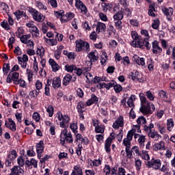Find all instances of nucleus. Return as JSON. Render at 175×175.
Here are the masks:
<instances>
[{
	"label": "nucleus",
	"mask_w": 175,
	"mask_h": 175,
	"mask_svg": "<svg viewBox=\"0 0 175 175\" xmlns=\"http://www.w3.org/2000/svg\"><path fill=\"white\" fill-rule=\"evenodd\" d=\"M17 157H18L17 151L15 150H11L8 152L7 159H8V161H14Z\"/></svg>",
	"instance_id": "obj_21"
},
{
	"label": "nucleus",
	"mask_w": 175,
	"mask_h": 175,
	"mask_svg": "<svg viewBox=\"0 0 175 175\" xmlns=\"http://www.w3.org/2000/svg\"><path fill=\"white\" fill-rule=\"evenodd\" d=\"M113 90L116 94H120V92L122 91V86H121V85L117 84V82H116V84L113 86Z\"/></svg>",
	"instance_id": "obj_55"
},
{
	"label": "nucleus",
	"mask_w": 175,
	"mask_h": 175,
	"mask_svg": "<svg viewBox=\"0 0 175 175\" xmlns=\"http://www.w3.org/2000/svg\"><path fill=\"white\" fill-rule=\"evenodd\" d=\"M139 98L141 100L142 107L140 108V111L144 114V116H150L154 111H155V105L147 100L146 96L144 94H139Z\"/></svg>",
	"instance_id": "obj_3"
},
{
	"label": "nucleus",
	"mask_w": 175,
	"mask_h": 175,
	"mask_svg": "<svg viewBox=\"0 0 175 175\" xmlns=\"http://www.w3.org/2000/svg\"><path fill=\"white\" fill-rule=\"evenodd\" d=\"M75 50L80 53V51H83V53H90V44L82 40H78L75 42Z\"/></svg>",
	"instance_id": "obj_4"
},
{
	"label": "nucleus",
	"mask_w": 175,
	"mask_h": 175,
	"mask_svg": "<svg viewBox=\"0 0 175 175\" xmlns=\"http://www.w3.org/2000/svg\"><path fill=\"white\" fill-rule=\"evenodd\" d=\"M43 141H40L38 144H36V151L37 154H42L43 152V150H44Z\"/></svg>",
	"instance_id": "obj_34"
},
{
	"label": "nucleus",
	"mask_w": 175,
	"mask_h": 175,
	"mask_svg": "<svg viewBox=\"0 0 175 175\" xmlns=\"http://www.w3.org/2000/svg\"><path fill=\"white\" fill-rule=\"evenodd\" d=\"M102 161H103L102 158H98V159H94L91 161L90 166L98 167L100 166V165H102Z\"/></svg>",
	"instance_id": "obj_30"
},
{
	"label": "nucleus",
	"mask_w": 175,
	"mask_h": 175,
	"mask_svg": "<svg viewBox=\"0 0 175 175\" xmlns=\"http://www.w3.org/2000/svg\"><path fill=\"white\" fill-rule=\"evenodd\" d=\"M15 85H19L22 88H27L28 87V83L25 81V80L23 79H18L17 81H15Z\"/></svg>",
	"instance_id": "obj_31"
},
{
	"label": "nucleus",
	"mask_w": 175,
	"mask_h": 175,
	"mask_svg": "<svg viewBox=\"0 0 175 175\" xmlns=\"http://www.w3.org/2000/svg\"><path fill=\"white\" fill-rule=\"evenodd\" d=\"M139 66H142L143 68H146V59L143 57H141L138 59L136 63Z\"/></svg>",
	"instance_id": "obj_59"
},
{
	"label": "nucleus",
	"mask_w": 175,
	"mask_h": 175,
	"mask_svg": "<svg viewBox=\"0 0 175 175\" xmlns=\"http://www.w3.org/2000/svg\"><path fill=\"white\" fill-rule=\"evenodd\" d=\"M28 12L31 14L34 21L37 23H43L44 21L45 17L43 16V14L39 12L36 9L30 7L28 8Z\"/></svg>",
	"instance_id": "obj_5"
},
{
	"label": "nucleus",
	"mask_w": 175,
	"mask_h": 175,
	"mask_svg": "<svg viewBox=\"0 0 175 175\" xmlns=\"http://www.w3.org/2000/svg\"><path fill=\"white\" fill-rule=\"evenodd\" d=\"M12 81L14 84H16V81H18V78L20 77V74L18 72H13L12 74Z\"/></svg>",
	"instance_id": "obj_56"
},
{
	"label": "nucleus",
	"mask_w": 175,
	"mask_h": 175,
	"mask_svg": "<svg viewBox=\"0 0 175 175\" xmlns=\"http://www.w3.org/2000/svg\"><path fill=\"white\" fill-rule=\"evenodd\" d=\"M130 77L134 81H139L140 83L142 81H140V73L137 70H133L130 73Z\"/></svg>",
	"instance_id": "obj_22"
},
{
	"label": "nucleus",
	"mask_w": 175,
	"mask_h": 175,
	"mask_svg": "<svg viewBox=\"0 0 175 175\" xmlns=\"http://www.w3.org/2000/svg\"><path fill=\"white\" fill-rule=\"evenodd\" d=\"M137 125H144V124H147V120L144 116H139L137 119Z\"/></svg>",
	"instance_id": "obj_45"
},
{
	"label": "nucleus",
	"mask_w": 175,
	"mask_h": 175,
	"mask_svg": "<svg viewBox=\"0 0 175 175\" xmlns=\"http://www.w3.org/2000/svg\"><path fill=\"white\" fill-rule=\"evenodd\" d=\"M98 102H99V98L95 94H92L91 98L86 101L85 105L86 106H92V105L98 104Z\"/></svg>",
	"instance_id": "obj_15"
},
{
	"label": "nucleus",
	"mask_w": 175,
	"mask_h": 175,
	"mask_svg": "<svg viewBox=\"0 0 175 175\" xmlns=\"http://www.w3.org/2000/svg\"><path fill=\"white\" fill-rule=\"evenodd\" d=\"M146 165L154 170H159L162 166V161L159 159H152L150 161H148Z\"/></svg>",
	"instance_id": "obj_6"
},
{
	"label": "nucleus",
	"mask_w": 175,
	"mask_h": 175,
	"mask_svg": "<svg viewBox=\"0 0 175 175\" xmlns=\"http://www.w3.org/2000/svg\"><path fill=\"white\" fill-rule=\"evenodd\" d=\"M159 25H161L159 19L157 18L153 20V23H152V28H153V29H158V28H159Z\"/></svg>",
	"instance_id": "obj_49"
},
{
	"label": "nucleus",
	"mask_w": 175,
	"mask_h": 175,
	"mask_svg": "<svg viewBox=\"0 0 175 175\" xmlns=\"http://www.w3.org/2000/svg\"><path fill=\"white\" fill-rule=\"evenodd\" d=\"M152 53L153 54H161L162 53V48L159 46V43L158 41L154 40L152 42Z\"/></svg>",
	"instance_id": "obj_13"
},
{
	"label": "nucleus",
	"mask_w": 175,
	"mask_h": 175,
	"mask_svg": "<svg viewBox=\"0 0 175 175\" xmlns=\"http://www.w3.org/2000/svg\"><path fill=\"white\" fill-rule=\"evenodd\" d=\"M35 5L36 8H38L39 10H42L44 12H46V10H47V5L43 4V3L40 1H36Z\"/></svg>",
	"instance_id": "obj_29"
},
{
	"label": "nucleus",
	"mask_w": 175,
	"mask_h": 175,
	"mask_svg": "<svg viewBox=\"0 0 175 175\" xmlns=\"http://www.w3.org/2000/svg\"><path fill=\"white\" fill-rule=\"evenodd\" d=\"M140 33L143 38H139L137 41H132L130 44L132 47H137L138 49H144L146 47V50L151 49V44L148 42L150 40V33L146 29H142Z\"/></svg>",
	"instance_id": "obj_2"
},
{
	"label": "nucleus",
	"mask_w": 175,
	"mask_h": 175,
	"mask_svg": "<svg viewBox=\"0 0 175 175\" xmlns=\"http://www.w3.org/2000/svg\"><path fill=\"white\" fill-rule=\"evenodd\" d=\"M46 109V113H49V117H53L54 115V107L53 105H48L45 107Z\"/></svg>",
	"instance_id": "obj_44"
},
{
	"label": "nucleus",
	"mask_w": 175,
	"mask_h": 175,
	"mask_svg": "<svg viewBox=\"0 0 175 175\" xmlns=\"http://www.w3.org/2000/svg\"><path fill=\"white\" fill-rule=\"evenodd\" d=\"M88 58L90 59L91 62H95L96 61H98V53L95 52H90L88 54Z\"/></svg>",
	"instance_id": "obj_35"
},
{
	"label": "nucleus",
	"mask_w": 175,
	"mask_h": 175,
	"mask_svg": "<svg viewBox=\"0 0 175 175\" xmlns=\"http://www.w3.org/2000/svg\"><path fill=\"white\" fill-rule=\"evenodd\" d=\"M152 129H154V124L152 123L149 124L148 126L147 125L144 126V132L148 133V135H149L150 133L152 132Z\"/></svg>",
	"instance_id": "obj_40"
},
{
	"label": "nucleus",
	"mask_w": 175,
	"mask_h": 175,
	"mask_svg": "<svg viewBox=\"0 0 175 175\" xmlns=\"http://www.w3.org/2000/svg\"><path fill=\"white\" fill-rule=\"evenodd\" d=\"M65 69L67 72H69L70 73H72V72H73L75 70V69H76V66L72 64V65H66L65 66Z\"/></svg>",
	"instance_id": "obj_54"
},
{
	"label": "nucleus",
	"mask_w": 175,
	"mask_h": 175,
	"mask_svg": "<svg viewBox=\"0 0 175 175\" xmlns=\"http://www.w3.org/2000/svg\"><path fill=\"white\" fill-rule=\"evenodd\" d=\"M9 70H10V66L8 64H4L3 66V77L7 76L9 73Z\"/></svg>",
	"instance_id": "obj_51"
},
{
	"label": "nucleus",
	"mask_w": 175,
	"mask_h": 175,
	"mask_svg": "<svg viewBox=\"0 0 175 175\" xmlns=\"http://www.w3.org/2000/svg\"><path fill=\"white\" fill-rule=\"evenodd\" d=\"M112 127L113 129H120V128L124 127V116H120L116 118L115 122H113Z\"/></svg>",
	"instance_id": "obj_10"
},
{
	"label": "nucleus",
	"mask_w": 175,
	"mask_h": 175,
	"mask_svg": "<svg viewBox=\"0 0 175 175\" xmlns=\"http://www.w3.org/2000/svg\"><path fill=\"white\" fill-rule=\"evenodd\" d=\"M49 65L51 66L53 72H58L59 70V65L55 62L53 59H50L49 61Z\"/></svg>",
	"instance_id": "obj_23"
},
{
	"label": "nucleus",
	"mask_w": 175,
	"mask_h": 175,
	"mask_svg": "<svg viewBox=\"0 0 175 175\" xmlns=\"http://www.w3.org/2000/svg\"><path fill=\"white\" fill-rule=\"evenodd\" d=\"M26 73L27 75V80L29 83H31L33 79V73L32 72V70L27 68Z\"/></svg>",
	"instance_id": "obj_48"
},
{
	"label": "nucleus",
	"mask_w": 175,
	"mask_h": 175,
	"mask_svg": "<svg viewBox=\"0 0 175 175\" xmlns=\"http://www.w3.org/2000/svg\"><path fill=\"white\" fill-rule=\"evenodd\" d=\"M96 31L97 33H100V32H105V31H106V24L98 22L96 25Z\"/></svg>",
	"instance_id": "obj_25"
},
{
	"label": "nucleus",
	"mask_w": 175,
	"mask_h": 175,
	"mask_svg": "<svg viewBox=\"0 0 175 175\" xmlns=\"http://www.w3.org/2000/svg\"><path fill=\"white\" fill-rule=\"evenodd\" d=\"M155 126L159 133L161 135L166 133V124L163 122H158L155 124Z\"/></svg>",
	"instance_id": "obj_14"
},
{
	"label": "nucleus",
	"mask_w": 175,
	"mask_h": 175,
	"mask_svg": "<svg viewBox=\"0 0 175 175\" xmlns=\"http://www.w3.org/2000/svg\"><path fill=\"white\" fill-rule=\"evenodd\" d=\"M173 128H174V122H173V119H168L167 120V129L169 132H172L173 131Z\"/></svg>",
	"instance_id": "obj_39"
},
{
	"label": "nucleus",
	"mask_w": 175,
	"mask_h": 175,
	"mask_svg": "<svg viewBox=\"0 0 175 175\" xmlns=\"http://www.w3.org/2000/svg\"><path fill=\"white\" fill-rule=\"evenodd\" d=\"M52 87L57 90L61 87V78L59 77H55L52 80Z\"/></svg>",
	"instance_id": "obj_20"
},
{
	"label": "nucleus",
	"mask_w": 175,
	"mask_h": 175,
	"mask_svg": "<svg viewBox=\"0 0 175 175\" xmlns=\"http://www.w3.org/2000/svg\"><path fill=\"white\" fill-rule=\"evenodd\" d=\"M44 40L47 44H49V46H57V41L54 38L50 39L44 37Z\"/></svg>",
	"instance_id": "obj_38"
},
{
	"label": "nucleus",
	"mask_w": 175,
	"mask_h": 175,
	"mask_svg": "<svg viewBox=\"0 0 175 175\" xmlns=\"http://www.w3.org/2000/svg\"><path fill=\"white\" fill-rule=\"evenodd\" d=\"M50 85H51V81L50 79H47L46 83L44 87V95L46 96H50Z\"/></svg>",
	"instance_id": "obj_28"
},
{
	"label": "nucleus",
	"mask_w": 175,
	"mask_h": 175,
	"mask_svg": "<svg viewBox=\"0 0 175 175\" xmlns=\"http://www.w3.org/2000/svg\"><path fill=\"white\" fill-rule=\"evenodd\" d=\"M154 151H161L165 150V142L161 141L158 143H156L153 146Z\"/></svg>",
	"instance_id": "obj_24"
},
{
	"label": "nucleus",
	"mask_w": 175,
	"mask_h": 175,
	"mask_svg": "<svg viewBox=\"0 0 175 175\" xmlns=\"http://www.w3.org/2000/svg\"><path fill=\"white\" fill-rule=\"evenodd\" d=\"M11 173L14 175H24V170L18 165H15L12 168Z\"/></svg>",
	"instance_id": "obj_17"
},
{
	"label": "nucleus",
	"mask_w": 175,
	"mask_h": 175,
	"mask_svg": "<svg viewBox=\"0 0 175 175\" xmlns=\"http://www.w3.org/2000/svg\"><path fill=\"white\" fill-rule=\"evenodd\" d=\"M142 130L140 129V125L136 124L133 126V129L128 132V133H131L132 136L137 135V133H140Z\"/></svg>",
	"instance_id": "obj_27"
},
{
	"label": "nucleus",
	"mask_w": 175,
	"mask_h": 175,
	"mask_svg": "<svg viewBox=\"0 0 175 175\" xmlns=\"http://www.w3.org/2000/svg\"><path fill=\"white\" fill-rule=\"evenodd\" d=\"M70 175H83V170L80 168V166L75 165Z\"/></svg>",
	"instance_id": "obj_32"
},
{
	"label": "nucleus",
	"mask_w": 175,
	"mask_h": 175,
	"mask_svg": "<svg viewBox=\"0 0 175 175\" xmlns=\"http://www.w3.org/2000/svg\"><path fill=\"white\" fill-rule=\"evenodd\" d=\"M111 172V167H110V165H105L103 168V172L105 173V175H110Z\"/></svg>",
	"instance_id": "obj_61"
},
{
	"label": "nucleus",
	"mask_w": 175,
	"mask_h": 175,
	"mask_svg": "<svg viewBox=\"0 0 175 175\" xmlns=\"http://www.w3.org/2000/svg\"><path fill=\"white\" fill-rule=\"evenodd\" d=\"M132 39L133 40V42H137L138 39H140L139 38V34L137 33V32L133 31L131 33Z\"/></svg>",
	"instance_id": "obj_57"
},
{
	"label": "nucleus",
	"mask_w": 175,
	"mask_h": 175,
	"mask_svg": "<svg viewBox=\"0 0 175 175\" xmlns=\"http://www.w3.org/2000/svg\"><path fill=\"white\" fill-rule=\"evenodd\" d=\"M142 159L150 161V154H148V152L146 150H142Z\"/></svg>",
	"instance_id": "obj_62"
},
{
	"label": "nucleus",
	"mask_w": 175,
	"mask_h": 175,
	"mask_svg": "<svg viewBox=\"0 0 175 175\" xmlns=\"http://www.w3.org/2000/svg\"><path fill=\"white\" fill-rule=\"evenodd\" d=\"M100 81H109L106 78H101L100 77H95L93 79V81L92 83H94V84H96L98 83H100Z\"/></svg>",
	"instance_id": "obj_47"
},
{
	"label": "nucleus",
	"mask_w": 175,
	"mask_h": 175,
	"mask_svg": "<svg viewBox=\"0 0 175 175\" xmlns=\"http://www.w3.org/2000/svg\"><path fill=\"white\" fill-rule=\"evenodd\" d=\"M113 18L115 21H121L124 18V14L122 12H117L113 15Z\"/></svg>",
	"instance_id": "obj_43"
},
{
	"label": "nucleus",
	"mask_w": 175,
	"mask_h": 175,
	"mask_svg": "<svg viewBox=\"0 0 175 175\" xmlns=\"http://www.w3.org/2000/svg\"><path fill=\"white\" fill-rule=\"evenodd\" d=\"M19 65H21L22 69H27V65H28V55L26 54L23 55V57L18 56L17 57Z\"/></svg>",
	"instance_id": "obj_11"
},
{
	"label": "nucleus",
	"mask_w": 175,
	"mask_h": 175,
	"mask_svg": "<svg viewBox=\"0 0 175 175\" xmlns=\"http://www.w3.org/2000/svg\"><path fill=\"white\" fill-rule=\"evenodd\" d=\"M134 138L138 139V143L140 147H144V143L146 142V135L135 134Z\"/></svg>",
	"instance_id": "obj_19"
},
{
	"label": "nucleus",
	"mask_w": 175,
	"mask_h": 175,
	"mask_svg": "<svg viewBox=\"0 0 175 175\" xmlns=\"http://www.w3.org/2000/svg\"><path fill=\"white\" fill-rule=\"evenodd\" d=\"M75 8H77L78 10H81V14L88 16V10L87 9V6L83 3L81 0H75Z\"/></svg>",
	"instance_id": "obj_8"
},
{
	"label": "nucleus",
	"mask_w": 175,
	"mask_h": 175,
	"mask_svg": "<svg viewBox=\"0 0 175 175\" xmlns=\"http://www.w3.org/2000/svg\"><path fill=\"white\" fill-rule=\"evenodd\" d=\"M163 13H164L165 16H166L168 21H172V16H173V13L174 12V10L172 8H163L162 9Z\"/></svg>",
	"instance_id": "obj_12"
},
{
	"label": "nucleus",
	"mask_w": 175,
	"mask_h": 175,
	"mask_svg": "<svg viewBox=\"0 0 175 175\" xmlns=\"http://www.w3.org/2000/svg\"><path fill=\"white\" fill-rule=\"evenodd\" d=\"M135 100H136V96L133 94L127 100V105L129 107H131L132 109L135 107V104H133V102H135Z\"/></svg>",
	"instance_id": "obj_33"
},
{
	"label": "nucleus",
	"mask_w": 175,
	"mask_h": 175,
	"mask_svg": "<svg viewBox=\"0 0 175 175\" xmlns=\"http://www.w3.org/2000/svg\"><path fill=\"white\" fill-rule=\"evenodd\" d=\"M72 75L70 74H66L63 78V85H68L69 83H70V80H72Z\"/></svg>",
	"instance_id": "obj_37"
},
{
	"label": "nucleus",
	"mask_w": 175,
	"mask_h": 175,
	"mask_svg": "<svg viewBox=\"0 0 175 175\" xmlns=\"http://www.w3.org/2000/svg\"><path fill=\"white\" fill-rule=\"evenodd\" d=\"M109 49H112V50H114L117 46H118V42L116 41V40H112L109 42Z\"/></svg>",
	"instance_id": "obj_60"
},
{
	"label": "nucleus",
	"mask_w": 175,
	"mask_h": 175,
	"mask_svg": "<svg viewBox=\"0 0 175 175\" xmlns=\"http://www.w3.org/2000/svg\"><path fill=\"white\" fill-rule=\"evenodd\" d=\"M116 139V134L114 133H111L110 136L105 140V150L107 154L110 152L111 149L110 147L111 146V142Z\"/></svg>",
	"instance_id": "obj_9"
},
{
	"label": "nucleus",
	"mask_w": 175,
	"mask_h": 175,
	"mask_svg": "<svg viewBox=\"0 0 175 175\" xmlns=\"http://www.w3.org/2000/svg\"><path fill=\"white\" fill-rule=\"evenodd\" d=\"M17 163L20 167H23L25 165V160L23 156H20L17 159Z\"/></svg>",
	"instance_id": "obj_50"
},
{
	"label": "nucleus",
	"mask_w": 175,
	"mask_h": 175,
	"mask_svg": "<svg viewBox=\"0 0 175 175\" xmlns=\"http://www.w3.org/2000/svg\"><path fill=\"white\" fill-rule=\"evenodd\" d=\"M94 132H96V133H105V125L100 124L97 126L94 129Z\"/></svg>",
	"instance_id": "obj_42"
},
{
	"label": "nucleus",
	"mask_w": 175,
	"mask_h": 175,
	"mask_svg": "<svg viewBox=\"0 0 175 175\" xmlns=\"http://www.w3.org/2000/svg\"><path fill=\"white\" fill-rule=\"evenodd\" d=\"M148 137H150V139H153V140L157 142V140H159V139L162 138V136L158 133V132L155 131H152V132L149 133Z\"/></svg>",
	"instance_id": "obj_26"
},
{
	"label": "nucleus",
	"mask_w": 175,
	"mask_h": 175,
	"mask_svg": "<svg viewBox=\"0 0 175 175\" xmlns=\"http://www.w3.org/2000/svg\"><path fill=\"white\" fill-rule=\"evenodd\" d=\"M70 129L73 132V133H78L77 123H71L70 125Z\"/></svg>",
	"instance_id": "obj_58"
},
{
	"label": "nucleus",
	"mask_w": 175,
	"mask_h": 175,
	"mask_svg": "<svg viewBox=\"0 0 175 175\" xmlns=\"http://www.w3.org/2000/svg\"><path fill=\"white\" fill-rule=\"evenodd\" d=\"M82 26L85 31H91V26H90V23L88 22L87 21L83 22Z\"/></svg>",
	"instance_id": "obj_64"
},
{
	"label": "nucleus",
	"mask_w": 175,
	"mask_h": 175,
	"mask_svg": "<svg viewBox=\"0 0 175 175\" xmlns=\"http://www.w3.org/2000/svg\"><path fill=\"white\" fill-rule=\"evenodd\" d=\"M133 136L131 133H128L126 138L123 140V145L125 146L126 148H129L131 147V142H132Z\"/></svg>",
	"instance_id": "obj_16"
},
{
	"label": "nucleus",
	"mask_w": 175,
	"mask_h": 175,
	"mask_svg": "<svg viewBox=\"0 0 175 175\" xmlns=\"http://www.w3.org/2000/svg\"><path fill=\"white\" fill-rule=\"evenodd\" d=\"M135 166L136 168V170H140L142 169V160L139 159H135Z\"/></svg>",
	"instance_id": "obj_53"
},
{
	"label": "nucleus",
	"mask_w": 175,
	"mask_h": 175,
	"mask_svg": "<svg viewBox=\"0 0 175 175\" xmlns=\"http://www.w3.org/2000/svg\"><path fill=\"white\" fill-rule=\"evenodd\" d=\"M35 87L37 91H40V90H43V83L40 80H36Z\"/></svg>",
	"instance_id": "obj_46"
},
{
	"label": "nucleus",
	"mask_w": 175,
	"mask_h": 175,
	"mask_svg": "<svg viewBox=\"0 0 175 175\" xmlns=\"http://www.w3.org/2000/svg\"><path fill=\"white\" fill-rule=\"evenodd\" d=\"M44 48L39 46L37 48L36 54L38 58H43L44 57Z\"/></svg>",
	"instance_id": "obj_36"
},
{
	"label": "nucleus",
	"mask_w": 175,
	"mask_h": 175,
	"mask_svg": "<svg viewBox=\"0 0 175 175\" xmlns=\"http://www.w3.org/2000/svg\"><path fill=\"white\" fill-rule=\"evenodd\" d=\"M5 125L6 128H9L12 132H16V123L12 119H8V122L5 121Z\"/></svg>",
	"instance_id": "obj_18"
},
{
	"label": "nucleus",
	"mask_w": 175,
	"mask_h": 175,
	"mask_svg": "<svg viewBox=\"0 0 175 175\" xmlns=\"http://www.w3.org/2000/svg\"><path fill=\"white\" fill-rule=\"evenodd\" d=\"M32 118L36 121V122H39L40 121V114L38 112H34L33 113Z\"/></svg>",
	"instance_id": "obj_63"
},
{
	"label": "nucleus",
	"mask_w": 175,
	"mask_h": 175,
	"mask_svg": "<svg viewBox=\"0 0 175 175\" xmlns=\"http://www.w3.org/2000/svg\"><path fill=\"white\" fill-rule=\"evenodd\" d=\"M85 103L83 101H79L77 105V110L78 111L79 119L83 121L84 120V114L85 113Z\"/></svg>",
	"instance_id": "obj_7"
},
{
	"label": "nucleus",
	"mask_w": 175,
	"mask_h": 175,
	"mask_svg": "<svg viewBox=\"0 0 175 175\" xmlns=\"http://www.w3.org/2000/svg\"><path fill=\"white\" fill-rule=\"evenodd\" d=\"M55 120L57 124H59V127L64 129L60 134V144L65 146L66 142L70 144L73 143L72 133L68 132V129H66L69 126L70 121L69 116L64 115L62 112L58 111L55 115Z\"/></svg>",
	"instance_id": "obj_1"
},
{
	"label": "nucleus",
	"mask_w": 175,
	"mask_h": 175,
	"mask_svg": "<svg viewBox=\"0 0 175 175\" xmlns=\"http://www.w3.org/2000/svg\"><path fill=\"white\" fill-rule=\"evenodd\" d=\"M20 38V40L22 43L25 44L30 39H31V34H25L23 35Z\"/></svg>",
	"instance_id": "obj_41"
},
{
	"label": "nucleus",
	"mask_w": 175,
	"mask_h": 175,
	"mask_svg": "<svg viewBox=\"0 0 175 175\" xmlns=\"http://www.w3.org/2000/svg\"><path fill=\"white\" fill-rule=\"evenodd\" d=\"M107 62V54L106 53V52H103L100 57V63L102 64V65H105V64H106Z\"/></svg>",
	"instance_id": "obj_52"
}]
</instances>
